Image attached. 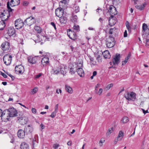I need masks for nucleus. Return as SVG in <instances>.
<instances>
[{
    "instance_id": "8fccbe9b",
    "label": "nucleus",
    "mask_w": 149,
    "mask_h": 149,
    "mask_svg": "<svg viewBox=\"0 0 149 149\" xmlns=\"http://www.w3.org/2000/svg\"><path fill=\"white\" fill-rule=\"evenodd\" d=\"M50 24L52 26H53L54 29H55V30H56V25L54 23V22H51L50 23Z\"/></svg>"
},
{
    "instance_id": "f257e3e1",
    "label": "nucleus",
    "mask_w": 149,
    "mask_h": 149,
    "mask_svg": "<svg viewBox=\"0 0 149 149\" xmlns=\"http://www.w3.org/2000/svg\"><path fill=\"white\" fill-rule=\"evenodd\" d=\"M20 3L19 0H11L10 2H8L7 3L8 10L9 13L12 12L13 10L10 6L14 7L18 5Z\"/></svg>"
},
{
    "instance_id": "a211bd4d",
    "label": "nucleus",
    "mask_w": 149,
    "mask_h": 149,
    "mask_svg": "<svg viewBox=\"0 0 149 149\" xmlns=\"http://www.w3.org/2000/svg\"><path fill=\"white\" fill-rule=\"evenodd\" d=\"M18 120L21 125H24L27 123L28 119L26 117H21L18 118Z\"/></svg>"
},
{
    "instance_id": "393cba45",
    "label": "nucleus",
    "mask_w": 149,
    "mask_h": 149,
    "mask_svg": "<svg viewBox=\"0 0 149 149\" xmlns=\"http://www.w3.org/2000/svg\"><path fill=\"white\" fill-rule=\"evenodd\" d=\"M21 149H29L28 145L25 142H22L20 145Z\"/></svg>"
},
{
    "instance_id": "a19ab883",
    "label": "nucleus",
    "mask_w": 149,
    "mask_h": 149,
    "mask_svg": "<svg viewBox=\"0 0 149 149\" xmlns=\"http://www.w3.org/2000/svg\"><path fill=\"white\" fill-rule=\"evenodd\" d=\"M74 10L76 13H77L79 11V6L75 5L74 7Z\"/></svg>"
},
{
    "instance_id": "0e129e2a",
    "label": "nucleus",
    "mask_w": 149,
    "mask_h": 149,
    "mask_svg": "<svg viewBox=\"0 0 149 149\" xmlns=\"http://www.w3.org/2000/svg\"><path fill=\"white\" fill-rule=\"evenodd\" d=\"M15 141V140L13 137H12L10 141V142L12 143H13Z\"/></svg>"
},
{
    "instance_id": "4d7b16f0",
    "label": "nucleus",
    "mask_w": 149,
    "mask_h": 149,
    "mask_svg": "<svg viewBox=\"0 0 149 149\" xmlns=\"http://www.w3.org/2000/svg\"><path fill=\"white\" fill-rule=\"evenodd\" d=\"M31 111L34 114H35L36 113V110L34 108H32L31 109Z\"/></svg>"
},
{
    "instance_id": "f03ea898",
    "label": "nucleus",
    "mask_w": 149,
    "mask_h": 149,
    "mask_svg": "<svg viewBox=\"0 0 149 149\" xmlns=\"http://www.w3.org/2000/svg\"><path fill=\"white\" fill-rule=\"evenodd\" d=\"M106 41L107 47L108 48L112 47L115 44V41L114 38L111 35L109 36V38L106 39Z\"/></svg>"
},
{
    "instance_id": "412c9836",
    "label": "nucleus",
    "mask_w": 149,
    "mask_h": 149,
    "mask_svg": "<svg viewBox=\"0 0 149 149\" xmlns=\"http://www.w3.org/2000/svg\"><path fill=\"white\" fill-rule=\"evenodd\" d=\"M15 33V31L14 28L12 27L8 29V33L9 36H13Z\"/></svg>"
},
{
    "instance_id": "c9c22d12",
    "label": "nucleus",
    "mask_w": 149,
    "mask_h": 149,
    "mask_svg": "<svg viewBox=\"0 0 149 149\" xmlns=\"http://www.w3.org/2000/svg\"><path fill=\"white\" fill-rule=\"evenodd\" d=\"M113 127L109 128L108 130L106 133L107 136H109L110 134L113 131Z\"/></svg>"
},
{
    "instance_id": "bf43d9fd",
    "label": "nucleus",
    "mask_w": 149,
    "mask_h": 149,
    "mask_svg": "<svg viewBox=\"0 0 149 149\" xmlns=\"http://www.w3.org/2000/svg\"><path fill=\"white\" fill-rule=\"evenodd\" d=\"M28 2L26 1H24L23 3V5L24 6H26L28 5Z\"/></svg>"
},
{
    "instance_id": "ddd939ff",
    "label": "nucleus",
    "mask_w": 149,
    "mask_h": 149,
    "mask_svg": "<svg viewBox=\"0 0 149 149\" xmlns=\"http://www.w3.org/2000/svg\"><path fill=\"white\" fill-rule=\"evenodd\" d=\"M41 63L43 66L49 64V56L48 55H45V56L42 58Z\"/></svg>"
},
{
    "instance_id": "2eb2a0df",
    "label": "nucleus",
    "mask_w": 149,
    "mask_h": 149,
    "mask_svg": "<svg viewBox=\"0 0 149 149\" xmlns=\"http://www.w3.org/2000/svg\"><path fill=\"white\" fill-rule=\"evenodd\" d=\"M60 72L63 75L66 74L67 70V67L64 65H61L59 66Z\"/></svg>"
},
{
    "instance_id": "338daca9",
    "label": "nucleus",
    "mask_w": 149,
    "mask_h": 149,
    "mask_svg": "<svg viewBox=\"0 0 149 149\" xmlns=\"http://www.w3.org/2000/svg\"><path fill=\"white\" fill-rule=\"evenodd\" d=\"M100 84H97L95 87V90H96V88H97L98 87H100Z\"/></svg>"
},
{
    "instance_id": "4468645a",
    "label": "nucleus",
    "mask_w": 149,
    "mask_h": 149,
    "mask_svg": "<svg viewBox=\"0 0 149 149\" xmlns=\"http://www.w3.org/2000/svg\"><path fill=\"white\" fill-rule=\"evenodd\" d=\"M67 35L70 39L73 40H74L76 39L75 33L71 31V29H69L68 31Z\"/></svg>"
},
{
    "instance_id": "39448f33",
    "label": "nucleus",
    "mask_w": 149,
    "mask_h": 149,
    "mask_svg": "<svg viewBox=\"0 0 149 149\" xmlns=\"http://www.w3.org/2000/svg\"><path fill=\"white\" fill-rule=\"evenodd\" d=\"M3 61L4 63L6 65H9L11 63L12 56L9 54H6L3 57Z\"/></svg>"
},
{
    "instance_id": "79ce46f5",
    "label": "nucleus",
    "mask_w": 149,
    "mask_h": 149,
    "mask_svg": "<svg viewBox=\"0 0 149 149\" xmlns=\"http://www.w3.org/2000/svg\"><path fill=\"white\" fill-rule=\"evenodd\" d=\"M147 27L148 26L145 23L143 24L142 26V29L143 31H145L147 30Z\"/></svg>"
},
{
    "instance_id": "cd10ccee",
    "label": "nucleus",
    "mask_w": 149,
    "mask_h": 149,
    "mask_svg": "<svg viewBox=\"0 0 149 149\" xmlns=\"http://www.w3.org/2000/svg\"><path fill=\"white\" fill-rule=\"evenodd\" d=\"M60 18V22L61 24H64L66 23L67 20V18L66 17L62 16Z\"/></svg>"
},
{
    "instance_id": "69168bd1",
    "label": "nucleus",
    "mask_w": 149,
    "mask_h": 149,
    "mask_svg": "<svg viewBox=\"0 0 149 149\" xmlns=\"http://www.w3.org/2000/svg\"><path fill=\"white\" fill-rule=\"evenodd\" d=\"M40 127H41V129L42 130V129H43L44 128V126L42 123H41L40 124Z\"/></svg>"
},
{
    "instance_id": "4be33fe9",
    "label": "nucleus",
    "mask_w": 149,
    "mask_h": 149,
    "mask_svg": "<svg viewBox=\"0 0 149 149\" xmlns=\"http://www.w3.org/2000/svg\"><path fill=\"white\" fill-rule=\"evenodd\" d=\"M77 72L80 77H82L84 76V74L82 68H78L77 70Z\"/></svg>"
},
{
    "instance_id": "c85d7f7f",
    "label": "nucleus",
    "mask_w": 149,
    "mask_h": 149,
    "mask_svg": "<svg viewBox=\"0 0 149 149\" xmlns=\"http://www.w3.org/2000/svg\"><path fill=\"white\" fill-rule=\"evenodd\" d=\"M124 136V133L122 131H120L118 133V135L117 137V138H118L119 140H121Z\"/></svg>"
},
{
    "instance_id": "1a4fd4ad",
    "label": "nucleus",
    "mask_w": 149,
    "mask_h": 149,
    "mask_svg": "<svg viewBox=\"0 0 149 149\" xmlns=\"http://www.w3.org/2000/svg\"><path fill=\"white\" fill-rule=\"evenodd\" d=\"M10 117L8 109H6L4 110L2 113V116L1 117V118L8 120Z\"/></svg>"
},
{
    "instance_id": "774afa93",
    "label": "nucleus",
    "mask_w": 149,
    "mask_h": 149,
    "mask_svg": "<svg viewBox=\"0 0 149 149\" xmlns=\"http://www.w3.org/2000/svg\"><path fill=\"white\" fill-rule=\"evenodd\" d=\"M12 79H13V78H14V77L11 74H8V73H6Z\"/></svg>"
},
{
    "instance_id": "ea45409f",
    "label": "nucleus",
    "mask_w": 149,
    "mask_h": 149,
    "mask_svg": "<svg viewBox=\"0 0 149 149\" xmlns=\"http://www.w3.org/2000/svg\"><path fill=\"white\" fill-rule=\"evenodd\" d=\"M73 28L77 32H78L79 31V25H76L74 24Z\"/></svg>"
},
{
    "instance_id": "9b49d317",
    "label": "nucleus",
    "mask_w": 149,
    "mask_h": 149,
    "mask_svg": "<svg viewBox=\"0 0 149 149\" xmlns=\"http://www.w3.org/2000/svg\"><path fill=\"white\" fill-rule=\"evenodd\" d=\"M120 55L119 54H116L114 58L113 59L112 61L113 65H117L120 62Z\"/></svg>"
},
{
    "instance_id": "37998d69",
    "label": "nucleus",
    "mask_w": 149,
    "mask_h": 149,
    "mask_svg": "<svg viewBox=\"0 0 149 149\" xmlns=\"http://www.w3.org/2000/svg\"><path fill=\"white\" fill-rule=\"evenodd\" d=\"M105 142V140L104 139L102 138L100 140V142H99V144L100 145V146H102L103 144L102 143H104Z\"/></svg>"
},
{
    "instance_id": "423d86ee",
    "label": "nucleus",
    "mask_w": 149,
    "mask_h": 149,
    "mask_svg": "<svg viewBox=\"0 0 149 149\" xmlns=\"http://www.w3.org/2000/svg\"><path fill=\"white\" fill-rule=\"evenodd\" d=\"M24 24V22L20 19H16L15 22V26L17 29L21 28Z\"/></svg>"
},
{
    "instance_id": "a878e982",
    "label": "nucleus",
    "mask_w": 149,
    "mask_h": 149,
    "mask_svg": "<svg viewBox=\"0 0 149 149\" xmlns=\"http://www.w3.org/2000/svg\"><path fill=\"white\" fill-rule=\"evenodd\" d=\"M52 73L54 74H57L60 72L59 70V66L56 68H54L52 69V71H51Z\"/></svg>"
},
{
    "instance_id": "6ab92c4d",
    "label": "nucleus",
    "mask_w": 149,
    "mask_h": 149,
    "mask_svg": "<svg viewBox=\"0 0 149 149\" xmlns=\"http://www.w3.org/2000/svg\"><path fill=\"white\" fill-rule=\"evenodd\" d=\"M8 110L10 117H14L17 116L16 111L14 108H10Z\"/></svg>"
},
{
    "instance_id": "603ef678",
    "label": "nucleus",
    "mask_w": 149,
    "mask_h": 149,
    "mask_svg": "<svg viewBox=\"0 0 149 149\" xmlns=\"http://www.w3.org/2000/svg\"><path fill=\"white\" fill-rule=\"evenodd\" d=\"M58 104H56L55 107V110L54 111L57 112L58 111Z\"/></svg>"
},
{
    "instance_id": "f3484780",
    "label": "nucleus",
    "mask_w": 149,
    "mask_h": 149,
    "mask_svg": "<svg viewBox=\"0 0 149 149\" xmlns=\"http://www.w3.org/2000/svg\"><path fill=\"white\" fill-rule=\"evenodd\" d=\"M24 131L26 134L31 133L33 131V128L31 125H28L24 128Z\"/></svg>"
},
{
    "instance_id": "5701e85b",
    "label": "nucleus",
    "mask_w": 149,
    "mask_h": 149,
    "mask_svg": "<svg viewBox=\"0 0 149 149\" xmlns=\"http://www.w3.org/2000/svg\"><path fill=\"white\" fill-rule=\"evenodd\" d=\"M104 57L105 58H109L111 57L109 52L108 50H106L102 53Z\"/></svg>"
},
{
    "instance_id": "dca6fc26",
    "label": "nucleus",
    "mask_w": 149,
    "mask_h": 149,
    "mask_svg": "<svg viewBox=\"0 0 149 149\" xmlns=\"http://www.w3.org/2000/svg\"><path fill=\"white\" fill-rule=\"evenodd\" d=\"M38 56H35L33 57L30 56L28 58V61L29 62L32 64H35L36 63L38 60Z\"/></svg>"
},
{
    "instance_id": "e433bc0d",
    "label": "nucleus",
    "mask_w": 149,
    "mask_h": 149,
    "mask_svg": "<svg viewBox=\"0 0 149 149\" xmlns=\"http://www.w3.org/2000/svg\"><path fill=\"white\" fill-rule=\"evenodd\" d=\"M116 29L115 28L111 29L109 30V34H111L116 32Z\"/></svg>"
},
{
    "instance_id": "5fc2aeb1",
    "label": "nucleus",
    "mask_w": 149,
    "mask_h": 149,
    "mask_svg": "<svg viewBox=\"0 0 149 149\" xmlns=\"http://www.w3.org/2000/svg\"><path fill=\"white\" fill-rule=\"evenodd\" d=\"M96 60L98 62H100L101 61V59L100 58V56L98 55L96 58Z\"/></svg>"
},
{
    "instance_id": "b1692460",
    "label": "nucleus",
    "mask_w": 149,
    "mask_h": 149,
    "mask_svg": "<svg viewBox=\"0 0 149 149\" xmlns=\"http://www.w3.org/2000/svg\"><path fill=\"white\" fill-rule=\"evenodd\" d=\"M65 90L66 91L70 94H72L73 92L72 88L68 85H65Z\"/></svg>"
},
{
    "instance_id": "13d9d810",
    "label": "nucleus",
    "mask_w": 149,
    "mask_h": 149,
    "mask_svg": "<svg viewBox=\"0 0 149 149\" xmlns=\"http://www.w3.org/2000/svg\"><path fill=\"white\" fill-rule=\"evenodd\" d=\"M127 31L126 30L125 31V32L124 33V37H127Z\"/></svg>"
},
{
    "instance_id": "680f3d73",
    "label": "nucleus",
    "mask_w": 149,
    "mask_h": 149,
    "mask_svg": "<svg viewBox=\"0 0 149 149\" xmlns=\"http://www.w3.org/2000/svg\"><path fill=\"white\" fill-rule=\"evenodd\" d=\"M118 141H120L119 139H118V138H116L114 142V143L115 144H116L117 143Z\"/></svg>"
},
{
    "instance_id": "49530a36",
    "label": "nucleus",
    "mask_w": 149,
    "mask_h": 149,
    "mask_svg": "<svg viewBox=\"0 0 149 149\" xmlns=\"http://www.w3.org/2000/svg\"><path fill=\"white\" fill-rule=\"evenodd\" d=\"M113 84L112 83L109 84L106 87L107 89L109 90L113 86Z\"/></svg>"
},
{
    "instance_id": "7ed1b4c3",
    "label": "nucleus",
    "mask_w": 149,
    "mask_h": 149,
    "mask_svg": "<svg viewBox=\"0 0 149 149\" xmlns=\"http://www.w3.org/2000/svg\"><path fill=\"white\" fill-rule=\"evenodd\" d=\"M125 97L126 99L129 100L135 101L136 99V93L133 92H127V94L125 95Z\"/></svg>"
},
{
    "instance_id": "c756f323",
    "label": "nucleus",
    "mask_w": 149,
    "mask_h": 149,
    "mask_svg": "<svg viewBox=\"0 0 149 149\" xmlns=\"http://www.w3.org/2000/svg\"><path fill=\"white\" fill-rule=\"evenodd\" d=\"M6 26L5 21L2 20L0 22V30H3Z\"/></svg>"
},
{
    "instance_id": "bb28decb",
    "label": "nucleus",
    "mask_w": 149,
    "mask_h": 149,
    "mask_svg": "<svg viewBox=\"0 0 149 149\" xmlns=\"http://www.w3.org/2000/svg\"><path fill=\"white\" fill-rule=\"evenodd\" d=\"M146 5V3H143L142 4L140 5H136L135 7L136 8L140 10H142L144 9V7Z\"/></svg>"
},
{
    "instance_id": "20e7f679",
    "label": "nucleus",
    "mask_w": 149,
    "mask_h": 149,
    "mask_svg": "<svg viewBox=\"0 0 149 149\" xmlns=\"http://www.w3.org/2000/svg\"><path fill=\"white\" fill-rule=\"evenodd\" d=\"M36 22L35 19L31 16L24 21V24L31 26Z\"/></svg>"
},
{
    "instance_id": "6e6d98bb",
    "label": "nucleus",
    "mask_w": 149,
    "mask_h": 149,
    "mask_svg": "<svg viewBox=\"0 0 149 149\" xmlns=\"http://www.w3.org/2000/svg\"><path fill=\"white\" fill-rule=\"evenodd\" d=\"M1 74L5 78H7V76L4 73L2 72H1Z\"/></svg>"
},
{
    "instance_id": "c03bdc74",
    "label": "nucleus",
    "mask_w": 149,
    "mask_h": 149,
    "mask_svg": "<svg viewBox=\"0 0 149 149\" xmlns=\"http://www.w3.org/2000/svg\"><path fill=\"white\" fill-rule=\"evenodd\" d=\"M57 113L55 111H53L50 117L52 118L56 116Z\"/></svg>"
},
{
    "instance_id": "58836bf2",
    "label": "nucleus",
    "mask_w": 149,
    "mask_h": 149,
    "mask_svg": "<svg viewBox=\"0 0 149 149\" xmlns=\"http://www.w3.org/2000/svg\"><path fill=\"white\" fill-rule=\"evenodd\" d=\"M66 3V0H63L60 2L59 4L60 6L61 5L62 6H64L65 5Z\"/></svg>"
},
{
    "instance_id": "f704fd0d",
    "label": "nucleus",
    "mask_w": 149,
    "mask_h": 149,
    "mask_svg": "<svg viewBox=\"0 0 149 149\" xmlns=\"http://www.w3.org/2000/svg\"><path fill=\"white\" fill-rule=\"evenodd\" d=\"M130 55L129 54L128 56L125 58V60L122 62V65H125L128 61L130 57Z\"/></svg>"
},
{
    "instance_id": "0eeeda50",
    "label": "nucleus",
    "mask_w": 149,
    "mask_h": 149,
    "mask_svg": "<svg viewBox=\"0 0 149 149\" xmlns=\"http://www.w3.org/2000/svg\"><path fill=\"white\" fill-rule=\"evenodd\" d=\"M15 71L17 74H22L24 71V68L21 65H16L15 68Z\"/></svg>"
},
{
    "instance_id": "6e6552de",
    "label": "nucleus",
    "mask_w": 149,
    "mask_h": 149,
    "mask_svg": "<svg viewBox=\"0 0 149 149\" xmlns=\"http://www.w3.org/2000/svg\"><path fill=\"white\" fill-rule=\"evenodd\" d=\"M1 48L3 51L8 50L10 48L9 43L6 41L4 42L1 44Z\"/></svg>"
},
{
    "instance_id": "72a5a7b5",
    "label": "nucleus",
    "mask_w": 149,
    "mask_h": 149,
    "mask_svg": "<svg viewBox=\"0 0 149 149\" xmlns=\"http://www.w3.org/2000/svg\"><path fill=\"white\" fill-rule=\"evenodd\" d=\"M125 24L127 28V29L128 31L129 32H131V27H130V24L129 22L128 21H126Z\"/></svg>"
},
{
    "instance_id": "864d4df0",
    "label": "nucleus",
    "mask_w": 149,
    "mask_h": 149,
    "mask_svg": "<svg viewBox=\"0 0 149 149\" xmlns=\"http://www.w3.org/2000/svg\"><path fill=\"white\" fill-rule=\"evenodd\" d=\"M42 75V73H40L39 74L36 75L35 76V78L36 79H38Z\"/></svg>"
},
{
    "instance_id": "e2e57ef3",
    "label": "nucleus",
    "mask_w": 149,
    "mask_h": 149,
    "mask_svg": "<svg viewBox=\"0 0 149 149\" xmlns=\"http://www.w3.org/2000/svg\"><path fill=\"white\" fill-rule=\"evenodd\" d=\"M142 110L143 111V113L145 114L146 113H148V110H147L146 111H145V110L143 109H142Z\"/></svg>"
},
{
    "instance_id": "09e8293b",
    "label": "nucleus",
    "mask_w": 149,
    "mask_h": 149,
    "mask_svg": "<svg viewBox=\"0 0 149 149\" xmlns=\"http://www.w3.org/2000/svg\"><path fill=\"white\" fill-rule=\"evenodd\" d=\"M74 69L72 68H70V73L71 74H74L75 73L74 71L73 70Z\"/></svg>"
},
{
    "instance_id": "3c124183",
    "label": "nucleus",
    "mask_w": 149,
    "mask_h": 149,
    "mask_svg": "<svg viewBox=\"0 0 149 149\" xmlns=\"http://www.w3.org/2000/svg\"><path fill=\"white\" fill-rule=\"evenodd\" d=\"M102 91H103V90L102 88H100L98 92L97 93L99 95H100L102 93Z\"/></svg>"
},
{
    "instance_id": "7c9ffc66",
    "label": "nucleus",
    "mask_w": 149,
    "mask_h": 149,
    "mask_svg": "<svg viewBox=\"0 0 149 149\" xmlns=\"http://www.w3.org/2000/svg\"><path fill=\"white\" fill-rule=\"evenodd\" d=\"M71 20L74 23H77V16L76 15H72Z\"/></svg>"
},
{
    "instance_id": "aec40b11",
    "label": "nucleus",
    "mask_w": 149,
    "mask_h": 149,
    "mask_svg": "<svg viewBox=\"0 0 149 149\" xmlns=\"http://www.w3.org/2000/svg\"><path fill=\"white\" fill-rule=\"evenodd\" d=\"M25 132L24 130H19L17 132V135L18 137L19 138H23L25 136Z\"/></svg>"
},
{
    "instance_id": "de8ad7c7",
    "label": "nucleus",
    "mask_w": 149,
    "mask_h": 149,
    "mask_svg": "<svg viewBox=\"0 0 149 149\" xmlns=\"http://www.w3.org/2000/svg\"><path fill=\"white\" fill-rule=\"evenodd\" d=\"M59 146V145L58 144H54L53 145V147L54 149H56L58 148Z\"/></svg>"
},
{
    "instance_id": "9d476101",
    "label": "nucleus",
    "mask_w": 149,
    "mask_h": 149,
    "mask_svg": "<svg viewBox=\"0 0 149 149\" xmlns=\"http://www.w3.org/2000/svg\"><path fill=\"white\" fill-rule=\"evenodd\" d=\"M109 11L111 17H113L114 15L117 14V13L116 8L113 6H110Z\"/></svg>"
},
{
    "instance_id": "052dcab7",
    "label": "nucleus",
    "mask_w": 149,
    "mask_h": 149,
    "mask_svg": "<svg viewBox=\"0 0 149 149\" xmlns=\"http://www.w3.org/2000/svg\"><path fill=\"white\" fill-rule=\"evenodd\" d=\"M59 92L60 93H61L62 92V91L61 89H57L56 90V93H57V94H59Z\"/></svg>"
},
{
    "instance_id": "2f4dec72",
    "label": "nucleus",
    "mask_w": 149,
    "mask_h": 149,
    "mask_svg": "<svg viewBox=\"0 0 149 149\" xmlns=\"http://www.w3.org/2000/svg\"><path fill=\"white\" fill-rule=\"evenodd\" d=\"M34 29L35 31L38 33H40L42 31V29L39 26H35Z\"/></svg>"
},
{
    "instance_id": "4c0bfd02",
    "label": "nucleus",
    "mask_w": 149,
    "mask_h": 149,
    "mask_svg": "<svg viewBox=\"0 0 149 149\" xmlns=\"http://www.w3.org/2000/svg\"><path fill=\"white\" fill-rule=\"evenodd\" d=\"M38 91V89L36 87L34 88L31 91V93L32 94H34L37 92Z\"/></svg>"
},
{
    "instance_id": "473e14b6",
    "label": "nucleus",
    "mask_w": 149,
    "mask_h": 149,
    "mask_svg": "<svg viewBox=\"0 0 149 149\" xmlns=\"http://www.w3.org/2000/svg\"><path fill=\"white\" fill-rule=\"evenodd\" d=\"M121 121L123 123H126L129 121V118L127 116L124 117L122 119Z\"/></svg>"
},
{
    "instance_id": "f8f14e48",
    "label": "nucleus",
    "mask_w": 149,
    "mask_h": 149,
    "mask_svg": "<svg viewBox=\"0 0 149 149\" xmlns=\"http://www.w3.org/2000/svg\"><path fill=\"white\" fill-rule=\"evenodd\" d=\"M56 15L59 17H62L63 14L64 10L61 8H58L55 10Z\"/></svg>"
},
{
    "instance_id": "a18cd8bd",
    "label": "nucleus",
    "mask_w": 149,
    "mask_h": 149,
    "mask_svg": "<svg viewBox=\"0 0 149 149\" xmlns=\"http://www.w3.org/2000/svg\"><path fill=\"white\" fill-rule=\"evenodd\" d=\"M146 45L148 47H149V39H147L146 40Z\"/></svg>"
}]
</instances>
